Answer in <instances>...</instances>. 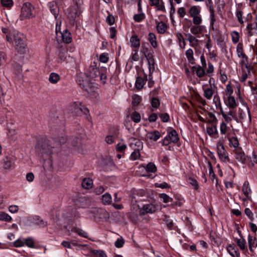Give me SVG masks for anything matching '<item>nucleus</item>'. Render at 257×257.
<instances>
[{
    "label": "nucleus",
    "mask_w": 257,
    "mask_h": 257,
    "mask_svg": "<svg viewBox=\"0 0 257 257\" xmlns=\"http://www.w3.org/2000/svg\"><path fill=\"white\" fill-rule=\"evenodd\" d=\"M6 39L9 43L15 42V49L20 54H24L27 51V45L25 39L23 35L19 34L17 31H13L6 36Z\"/></svg>",
    "instance_id": "nucleus-1"
},
{
    "label": "nucleus",
    "mask_w": 257,
    "mask_h": 257,
    "mask_svg": "<svg viewBox=\"0 0 257 257\" xmlns=\"http://www.w3.org/2000/svg\"><path fill=\"white\" fill-rule=\"evenodd\" d=\"M83 3V0H75V4L67 10V17L71 25L75 24L76 18L79 16L82 12Z\"/></svg>",
    "instance_id": "nucleus-2"
},
{
    "label": "nucleus",
    "mask_w": 257,
    "mask_h": 257,
    "mask_svg": "<svg viewBox=\"0 0 257 257\" xmlns=\"http://www.w3.org/2000/svg\"><path fill=\"white\" fill-rule=\"evenodd\" d=\"M252 19L251 13L247 14L246 21L247 22L246 29L248 36H251L254 33H257V11L254 13V18Z\"/></svg>",
    "instance_id": "nucleus-3"
},
{
    "label": "nucleus",
    "mask_w": 257,
    "mask_h": 257,
    "mask_svg": "<svg viewBox=\"0 0 257 257\" xmlns=\"http://www.w3.org/2000/svg\"><path fill=\"white\" fill-rule=\"evenodd\" d=\"M179 138L177 132L171 128L167 131V136L161 141L163 146H167L171 143H176L178 142Z\"/></svg>",
    "instance_id": "nucleus-4"
},
{
    "label": "nucleus",
    "mask_w": 257,
    "mask_h": 257,
    "mask_svg": "<svg viewBox=\"0 0 257 257\" xmlns=\"http://www.w3.org/2000/svg\"><path fill=\"white\" fill-rule=\"evenodd\" d=\"M243 108L238 109V115L241 122H246L249 124L251 121V114L249 107L246 103L243 104Z\"/></svg>",
    "instance_id": "nucleus-5"
},
{
    "label": "nucleus",
    "mask_w": 257,
    "mask_h": 257,
    "mask_svg": "<svg viewBox=\"0 0 257 257\" xmlns=\"http://www.w3.org/2000/svg\"><path fill=\"white\" fill-rule=\"evenodd\" d=\"M200 61L201 66L199 65L192 67L193 70L195 72L196 75L199 77L202 78L204 77L206 74L205 68H206L207 64L205 57L203 55L200 56Z\"/></svg>",
    "instance_id": "nucleus-6"
},
{
    "label": "nucleus",
    "mask_w": 257,
    "mask_h": 257,
    "mask_svg": "<svg viewBox=\"0 0 257 257\" xmlns=\"http://www.w3.org/2000/svg\"><path fill=\"white\" fill-rule=\"evenodd\" d=\"M216 149L217 154L220 160L222 162L225 163L229 162V159L228 157L227 153L224 148V145L221 142H217L216 144Z\"/></svg>",
    "instance_id": "nucleus-7"
},
{
    "label": "nucleus",
    "mask_w": 257,
    "mask_h": 257,
    "mask_svg": "<svg viewBox=\"0 0 257 257\" xmlns=\"http://www.w3.org/2000/svg\"><path fill=\"white\" fill-rule=\"evenodd\" d=\"M32 5L29 3L24 4L22 8L21 14L20 18L21 20L30 19L33 17Z\"/></svg>",
    "instance_id": "nucleus-8"
},
{
    "label": "nucleus",
    "mask_w": 257,
    "mask_h": 257,
    "mask_svg": "<svg viewBox=\"0 0 257 257\" xmlns=\"http://www.w3.org/2000/svg\"><path fill=\"white\" fill-rule=\"evenodd\" d=\"M157 210V207L153 204H146L142 207L139 208V214L143 215L147 213H153Z\"/></svg>",
    "instance_id": "nucleus-9"
},
{
    "label": "nucleus",
    "mask_w": 257,
    "mask_h": 257,
    "mask_svg": "<svg viewBox=\"0 0 257 257\" xmlns=\"http://www.w3.org/2000/svg\"><path fill=\"white\" fill-rule=\"evenodd\" d=\"M130 146L134 150H141L143 148L142 142L139 139L131 138L129 139Z\"/></svg>",
    "instance_id": "nucleus-10"
},
{
    "label": "nucleus",
    "mask_w": 257,
    "mask_h": 257,
    "mask_svg": "<svg viewBox=\"0 0 257 257\" xmlns=\"http://www.w3.org/2000/svg\"><path fill=\"white\" fill-rule=\"evenodd\" d=\"M100 74V70L96 67V65L94 63V65H91L88 68L86 73L87 77L94 78L99 76Z\"/></svg>",
    "instance_id": "nucleus-11"
},
{
    "label": "nucleus",
    "mask_w": 257,
    "mask_h": 257,
    "mask_svg": "<svg viewBox=\"0 0 257 257\" xmlns=\"http://www.w3.org/2000/svg\"><path fill=\"white\" fill-rule=\"evenodd\" d=\"M247 241L249 249L251 252V254L254 253V249L257 247V239L255 237L248 235Z\"/></svg>",
    "instance_id": "nucleus-12"
},
{
    "label": "nucleus",
    "mask_w": 257,
    "mask_h": 257,
    "mask_svg": "<svg viewBox=\"0 0 257 257\" xmlns=\"http://www.w3.org/2000/svg\"><path fill=\"white\" fill-rule=\"evenodd\" d=\"M72 107H73V109H74V111L76 113H79V111H82L85 113V114H87L89 113V110L87 108L84 107V106H81V103L79 102H74L72 104Z\"/></svg>",
    "instance_id": "nucleus-13"
},
{
    "label": "nucleus",
    "mask_w": 257,
    "mask_h": 257,
    "mask_svg": "<svg viewBox=\"0 0 257 257\" xmlns=\"http://www.w3.org/2000/svg\"><path fill=\"white\" fill-rule=\"evenodd\" d=\"M146 136L151 141L156 142L161 138V134L158 131H154L147 132Z\"/></svg>",
    "instance_id": "nucleus-14"
},
{
    "label": "nucleus",
    "mask_w": 257,
    "mask_h": 257,
    "mask_svg": "<svg viewBox=\"0 0 257 257\" xmlns=\"http://www.w3.org/2000/svg\"><path fill=\"white\" fill-rule=\"evenodd\" d=\"M210 12V25L212 30L216 29L217 27L216 24V19L215 18L214 11L212 6L209 7Z\"/></svg>",
    "instance_id": "nucleus-15"
},
{
    "label": "nucleus",
    "mask_w": 257,
    "mask_h": 257,
    "mask_svg": "<svg viewBox=\"0 0 257 257\" xmlns=\"http://www.w3.org/2000/svg\"><path fill=\"white\" fill-rule=\"evenodd\" d=\"M61 35L62 40L63 42L69 44L72 41L71 34L67 29H65L63 32H60Z\"/></svg>",
    "instance_id": "nucleus-16"
},
{
    "label": "nucleus",
    "mask_w": 257,
    "mask_h": 257,
    "mask_svg": "<svg viewBox=\"0 0 257 257\" xmlns=\"http://www.w3.org/2000/svg\"><path fill=\"white\" fill-rule=\"evenodd\" d=\"M109 218V214L104 209H99L96 219H99L101 221H107Z\"/></svg>",
    "instance_id": "nucleus-17"
},
{
    "label": "nucleus",
    "mask_w": 257,
    "mask_h": 257,
    "mask_svg": "<svg viewBox=\"0 0 257 257\" xmlns=\"http://www.w3.org/2000/svg\"><path fill=\"white\" fill-rule=\"evenodd\" d=\"M236 243L239 248L243 251V253L246 254L248 252L247 250L245 249L246 247V240L243 238H237L236 239Z\"/></svg>",
    "instance_id": "nucleus-18"
},
{
    "label": "nucleus",
    "mask_w": 257,
    "mask_h": 257,
    "mask_svg": "<svg viewBox=\"0 0 257 257\" xmlns=\"http://www.w3.org/2000/svg\"><path fill=\"white\" fill-rule=\"evenodd\" d=\"M186 36L187 37L186 40L189 42L190 46L196 48L198 45V40L190 33L186 34Z\"/></svg>",
    "instance_id": "nucleus-19"
},
{
    "label": "nucleus",
    "mask_w": 257,
    "mask_h": 257,
    "mask_svg": "<svg viewBox=\"0 0 257 257\" xmlns=\"http://www.w3.org/2000/svg\"><path fill=\"white\" fill-rule=\"evenodd\" d=\"M239 58L241 59L240 64L242 66H244L247 69L248 73H250L252 68L250 65H248V57L246 54H245L244 55H243L242 56L239 57Z\"/></svg>",
    "instance_id": "nucleus-20"
},
{
    "label": "nucleus",
    "mask_w": 257,
    "mask_h": 257,
    "mask_svg": "<svg viewBox=\"0 0 257 257\" xmlns=\"http://www.w3.org/2000/svg\"><path fill=\"white\" fill-rule=\"evenodd\" d=\"M48 6L51 13L54 16L56 19L59 13V9L56 4L54 2L49 3Z\"/></svg>",
    "instance_id": "nucleus-21"
},
{
    "label": "nucleus",
    "mask_w": 257,
    "mask_h": 257,
    "mask_svg": "<svg viewBox=\"0 0 257 257\" xmlns=\"http://www.w3.org/2000/svg\"><path fill=\"white\" fill-rule=\"evenodd\" d=\"M230 128L227 126L226 122L222 121L220 125V132L221 135H225V138L229 137Z\"/></svg>",
    "instance_id": "nucleus-22"
},
{
    "label": "nucleus",
    "mask_w": 257,
    "mask_h": 257,
    "mask_svg": "<svg viewBox=\"0 0 257 257\" xmlns=\"http://www.w3.org/2000/svg\"><path fill=\"white\" fill-rule=\"evenodd\" d=\"M227 250L232 257H239L240 254L237 249L233 245L229 244L227 246Z\"/></svg>",
    "instance_id": "nucleus-23"
},
{
    "label": "nucleus",
    "mask_w": 257,
    "mask_h": 257,
    "mask_svg": "<svg viewBox=\"0 0 257 257\" xmlns=\"http://www.w3.org/2000/svg\"><path fill=\"white\" fill-rule=\"evenodd\" d=\"M146 81V80L143 77L141 76L137 77L135 83L136 88L139 90L142 89L143 88Z\"/></svg>",
    "instance_id": "nucleus-24"
},
{
    "label": "nucleus",
    "mask_w": 257,
    "mask_h": 257,
    "mask_svg": "<svg viewBox=\"0 0 257 257\" xmlns=\"http://www.w3.org/2000/svg\"><path fill=\"white\" fill-rule=\"evenodd\" d=\"M150 3L151 6H156L157 10L162 11L164 8L162 0H150Z\"/></svg>",
    "instance_id": "nucleus-25"
},
{
    "label": "nucleus",
    "mask_w": 257,
    "mask_h": 257,
    "mask_svg": "<svg viewBox=\"0 0 257 257\" xmlns=\"http://www.w3.org/2000/svg\"><path fill=\"white\" fill-rule=\"evenodd\" d=\"M185 55L189 63L193 64L195 63V59L193 56V51L189 48L186 51Z\"/></svg>",
    "instance_id": "nucleus-26"
},
{
    "label": "nucleus",
    "mask_w": 257,
    "mask_h": 257,
    "mask_svg": "<svg viewBox=\"0 0 257 257\" xmlns=\"http://www.w3.org/2000/svg\"><path fill=\"white\" fill-rule=\"evenodd\" d=\"M93 186V181L89 178H84L82 182V186L86 189H89L92 188Z\"/></svg>",
    "instance_id": "nucleus-27"
},
{
    "label": "nucleus",
    "mask_w": 257,
    "mask_h": 257,
    "mask_svg": "<svg viewBox=\"0 0 257 257\" xmlns=\"http://www.w3.org/2000/svg\"><path fill=\"white\" fill-rule=\"evenodd\" d=\"M131 47L139 48L140 46V41L137 35H133L130 38Z\"/></svg>",
    "instance_id": "nucleus-28"
},
{
    "label": "nucleus",
    "mask_w": 257,
    "mask_h": 257,
    "mask_svg": "<svg viewBox=\"0 0 257 257\" xmlns=\"http://www.w3.org/2000/svg\"><path fill=\"white\" fill-rule=\"evenodd\" d=\"M176 35L178 40L180 47H181L183 49H184L185 48L186 43L185 41L183 35L180 32L176 33Z\"/></svg>",
    "instance_id": "nucleus-29"
},
{
    "label": "nucleus",
    "mask_w": 257,
    "mask_h": 257,
    "mask_svg": "<svg viewBox=\"0 0 257 257\" xmlns=\"http://www.w3.org/2000/svg\"><path fill=\"white\" fill-rule=\"evenodd\" d=\"M156 29L159 33L164 34L167 29V25L166 23L160 22L158 23Z\"/></svg>",
    "instance_id": "nucleus-30"
},
{
    "label": "nucleus",
    "mask_w": 257,
    "mask_h": 257,
    "mask_svg": "<svg viewBox=\"0 0 257 257\" xmlns=\"http://www.w3.org/2000/svg\"><path fill=\"white\" fill-rule=\"evenodd\" d=\"M242 191L244 196L247 197H250L251 194V190L249 186V183L248 182H245L242 186Z\"/></svg>",
    "instance_id": "nucleus-31"
},
{
    "label": "nucleus",
    "mask_w": 257,
    "mask_h": 257,
    "mask_svg": "<svg viewBox=\"0 0 257 257\" xmlns=\"http://www.w3.org/2000/svg\"><path fill=\"white\" fill-rule=\"evenodd\" d=\"M227 105L232 109L236 108L237 106V103L236 101L235 98L233 96L227 97Z\"/></svg>",
    "instance_id": "nucleus-32"
},
{
    "label": "nucleus",
    "mask_w": 257,
    "mask_h": 257,
    "mask_svg": "<svg viewBox=\"0 0 257 257\" xmlns=\"http://www.w3.org/2000/svg\"><path fill=\"white\" fill-rule=\"evenodd\" d=\"M206 132L210 136H213L218 134V131L216 125L208 126L206 127Z\"/></svg>",
    "instance_id": "nucleus-33"
},
{
    "label": "nucleus",
    "mask_w": 257,
    "mask_h": 257,
    "mask_svg": "<svg viewBox=\"0 0 257 257\" xmlns=\"http://www.w3.org/2000/svg\"><path fill=\"white\" fill-rule=\"evenodd\" d=\"M60 80V76L56 73H50L49 77V81L52 84L57 83Z\"/></svg>",
    "instance_id": "nucleus-34"
},
{
    "label": "nucleus",
    "mask_w": 257,
    "mask_h": 257,
    "mask_svg": "<svg viewBox=\"0 0 257 257\" xmlns=\"http://www.w3.org/2000/svg\"><path fill=\"white\" fill-rule=\"evenodd\" d=\"M214 94V90L210 86V87L204 89V96L207 99H211Z\"/></svg>",
    "instance_id": "nucleus-35"
},
{
    "label": "nucleus",
    "mask_w": 257,
    "mask_h": 257,
    "mask_svg": "<svg viewBox=\"0 0 257 257\" xmlns=\"http://www.w3.org/2000/svg\"><path fill=\"white\" fill-rule=\"evenodd\" d=\"M200 10L199 7L193 6H192L189 10V14L191 17H193L200 15Z\"/></svg>",
    "instance_id": "nucleus-36"
},
{
    "label": "nucleus",
    "mask_w": 257,
    "mask_h": 257,
    "mask_svg": "<svg viewBox=\"0 0 257 257\" xmlns=\"http://www.w3.org/2000/svg\"><path fill=\"white\" fill-rule=\"evenodd\" d=\"M79 84L82 86V87L88 93L90 92L92 89V84L88 82H84L80 79L78 80Z\"/></svg>",
    "instance_id": "nucleus-37"
},
{
    "label": "nucleus",
    "mask_w": 257,
    "mask_h": 257,
    "mask_svg": "<svg viewBox=\"0 0 257 257\" xmlns=\"http://www.w3.org/2000/svg\"><path fill=\"white\" fill-rule=\"evenodd\" d=\"M148 40L152 47L156 48L158 46L155 35L152 33H150L148 36Z\"/></svg>",
    "instance_id": "nucleus-38"
},
{
    "label": "nucleus",
    "mask_w": 257,
    "mask_h": 257,
    "mask_svg": "<svg viewBox=\"0 0 257 257\" xmlns=\"http://www.w3.org/2000/svg\"><path fill=\"white\" fill-rule=\"evenodd\" d=\"M131 119L135 123H139L141 120V116L140 114L136 111H133L131 114Z\"/></svg>",
    "instance_id": "nucleus-39"
},
{
    "label": "nucleus",
    "mask_w": 257,
    "mask_h": 257,
    "mask_svg": "<svg viewBox=\"0 0 257 257\" xmlns=\"http://www.w3.org/2000/svg\"><path fill=\"white\" fill-rule=\"evenodd\" d=\"M232 42L233 44H237L238 43L240 38V35L238 32L236 31H232L230 33Z\"/></svg>",
    "instance_id": "nucleus-40"
},
{
    "label": "nucleus",
    "mask_w": 257,
    "mask_h": 257,
    "mask_svg": "<svg viewBox=\"0 0 257 257\" xmlns=\"http://www.w3.org/2000/svg\"><path fill=\"white\" fill-rule=\"evenodd\" d=\"M99 209L96 208H91L87 210V213L88 215V217L93 218L94 219H96V216L98 214Z\"/></svg>",
    "instance_id": "nucleus-41"
},
{
    "label": "nucleus",
    "mask_w": 257,
    "mask_h": 257,
    "mask_svg": "<svg viewBox=\"0 0 257 257\" xmlns=\"http://www.w3.org/2000/svg\"><path fill=\"white\" fill-rule=\"evenodd\" d=\"M236 52L238 57L245 55L243 50V45L242 43H238L236 47Z\"/></svg>",
    "instance_id": "nucleus-42"
},
{
    "label": "nucleus",
    "mask_w": 257,
    "mask_h": 257,
    "mask_svg": "<svg viewBox=\"0 0 257 257\" xmlns=\"http://www.w3.org/2000/svg\"><path fill=\"white\" fill-rule=\"evenodd\" d=\"M101 200L104 204H110L112 201V197L110 194L106 193L102 196Z\"/></svg>",
    "instance_id": "nucleus-43"
},
{
    "label": "nucleus",
    "mask_w": 257,
    "mask_h": 257,
    "mask_svg": "<svg viewBox=\"0 0 257 257\" xmlns=\"http://www.w3.org/2000/svg\"><path fill=\"white\" fill-rule=\"evenodd\" d=\"M202 26L199 25L193 26L190 28V32L193 35H198L202 32Z\"/></svg>",
    "instance_id": "nucleus-44"
},
{
    "label": "nucleus",
    "mask_w": 257,
    "mask_h": 257,
    "mask_svg": "<svg viewBox=\"0 0 257 257\" xmlns=\"http://www.w3.org/2000/svg\"><path fill=\"white\" fill-rule=\"evenodd\" d=\"M235 16L238 23L241 25L243 26L244 22L243 19V12L237 10L235 12Z\"/></svg>",
    "instance_id": "nucleus-45"
},
{
    "label": "nucleus",
    "mask_w": 257,
    "mask_h": 257,
    "mask_svg": "<svg viewBox=\"0 0 257 257\" xmlns=\"http://www.w3.org/2000/svg\"><path fill=\"white\" fill-rule=\"evenodd\" d=\"M227 139L229 142L230 145L232 146L234 148L238 147L239 145L238 141L236 137H227Z\"/></svg>",
    "instance_id": "nucleus-46"
},
{
    "label": "nucleus",
    "mask_w": 257,
    "mask_h": 257,
    "mask_svg": "<svg viewBox=\"0 0 257 257\" xmlns=\"http://www.w3.org/2000/svg\"><path fill=\"white\" fill-rule=\"evenodd\" d=\"M72 231L76 233L79 235H80L83 237H84V238L88 237L87 233L86 232H85V231H84L83 230H82V229L78 228H73L72 229Z\"/></svg>",
    "instance_id": "nucleus-47"
},
{
    "label": "nucleus",
    "mask_w": 257,
    "mask_h": 257,
    "mask_svg": "<svg viewBox=\"0 0 257 257\" xmlns=\"http://www.w3.org/2000/svg\"><path fill=\"white\" fill-rule=\"evenodd\" d=\"M87 200L84 198H81L76 202V206L79 208H85L87 206Z\"/></svg>",
    "instance_id": "nucleus-48"
},
{
    "label": "nucleus",
    "mask_w": 257,
    "mask_h": 257,
    "mask_svg": "<svg viewBox=\"0 0 257 257\" xmlns=\"http://www.w3.org/2000/svg\"><path fill=\"white\" fill-rule=\"evenodd\" d=\"M146 170L147 172L155 173L157 171V167L153 163H149L146 167Z\"/></svg>",
    "instance_id": "nucleus-49"
},
{
    "label": "nucleus",
    "mask_w": 257,
    "mask_h": 257,
    "mask_svg": "<svg viewBox=\"0 0 257 257\" xmlns=\"http://www.w3.org/2000/svg\"><path fill=\"white\" fill-rule=\"evenodd\" d=\"M159 197L162 199L164 203H168L172 202L173 199L169 197L168 195L165 193H161L159 194Z\"/></svg>",
    "instance_id": "nucleus-50"
},
{
    "label": "nucleus",
    "mask_w": 257,
    "mask_h": 257,
    "mask_svg": "<svg viewBox=\"0 0 257 257\" xmlns=\"http://www.w3.org/2000/svg\"><path fill=\"white\" fill-rule=\"evenodd\" d=\"M12 220V217L7 213L4 212H0V220L10 221Z\"/></svg>",
    "instance_id": "nucleus-51"
},
{
    "label": "nucleus",
    "mask_w": 257,
    "mask_h": 257,
    "mask_svg": "<svg viewBox=\"0 0 257 257\" xmlns=\"http://www.w3.org/2000/svg\"><path fill=\"white\" fill-rule=\"evenodd\" d=\"M92 252L96 257H107L106 253L102 250H93Z\"/></svg>",
    "instance_id": "nucleus-52"
},
{
    "label": "nucleus",
    "mask_w": 257,
    "mask_h": 257,
    "mask_svg": "<svg viewBox=\"0 0 257 257\" xmlns=\"http://www.w3.org/2000/svg\"><path fill=\"white\" fill-rule=\"evenodd\" d=\"M140 151V150H134V152L131 153L130 159L133 161L138 159L141 156Z\"/></svg>",
    "instance_id": "nucleus-53"
},
{
    "label": "nucleus",
    "mask_w": 257,
    "mask_h": 257,
    "mask_svg": "<svg viewBox=\"0 0 257 257\" xmlns=\"http://www.w3.org/2000/svg\"><path fill=\"white\" fill-rule=\"evenodd\" d=\"M214 71V66L213 64L208 62V67L206 68V74L208 75L209 76H211Z\"/></svg>",
    "instance_id": "nucleus-54"
},
{
    "label": "nucleus",
    "mask_w": 257,
    "mask_h": 257,
    "mask_svg": "<svg viewBox=\"0 0 257 257\" xmlns=\"http://www.w3.org/2000/svg\"><path fill=\"white\" fill-rule=\"evenodd\" d=\"M207 118L209 123H214L217 120L215 115L212 112H208L207 113Z\"/></svg>",
    "instance_id": "nucleus-55"
},
{
    "label": "nucleus",
    "mask_w": 257,
    "mask_h": 257,
    "mask_svg": "<svg viewBox=\"0 0 257 257\" xmlns=\"http://www.w3.org/2000/svg\"><path fill=\"white\" fill-rule=\"evenodd\" d=\"M193 18V23L195 25H200L202 22L200 15L192 17Z\"/></svg>",
    "instance_id": "nucleus-56"
},
{
    "label": "nucleus",
    "mask_w": 257,
    "mask_h": 257,
    "mask_svg": "<svg viewBox=\"0 0 257 257\" xmlns=\"http://www.w3.org/2000/svg\"><path fill=\"white\" fill-rule=\"evenodd\" d=\"M145 18V14L143 13L136 14L134 16V20L137 22H140Z\"/></svg>",
    "instance_id": "nucleus-57"
},
{
    "label": "nucleus",
    "mask_w": 257,
    "mask_h": 257,
    "mask_svg": "<svg viewBox=\"0 0 257 257\" xmlns=\"http://www.w3.org/2000/svg\"><path fill=\"white\" fill-rule=\"evenodd\" d=\"M148 61V64L149 65V71L150 73H152L153 72L155 66V61L154 58H149Z\"/></svg>",
    "instance_id": "nucleus-58"
},
{
    "label": "nucleus",
    "mask_w": 257,
    "mask_h": 257,
    "mask_svg": "<svg viewBox=\"0 0 257 257\" xmlns=\"http://www.w3.org/2000/svg\"><path fill=\"white\" fill-rule=\"evenodd\" d=\"M225 92L227 97L231 96L233 94V90L232 88V86L230 84H227L226 86V88L225 89Z\"/></svg>",
    "instance_id": "nucleus-59"
},
{
    "label": "nucleus",
    "mask_w": 257,
    "mask_h": 257,
    "mask_svg": "<svg viewBox=\"0 0 257 257\" xmlns=\"http://www.w3.org/2000/svg\"><path fill=\"white\" fill-rule=\"evenodd\" d=\"M11 167L12 162L8 157L6 158L4 160V168L5 169H9Z\"/></svg>",
    "instance_id": "nucleus-60"
},
{
    "label": "nucleus",
    "mask_w": 257,
    "mask_h": 257,
    "mask_svg": "<svg viewBox=\"0 0 257 257\" xmlns=\"http://www.w3.org/2000/svg\"><path fill=\"white\" fill-rule=\"evenodd\" d=\"M244 213L251 221L253 220V219H254L253 214V213L252 212L251 210L249 208H246L244 210Z\"/></svg>",
    "instance_id": "nucleus-61"
},
{
    "label": "nucleus",
    "mask_w": 257,
    "mask_h": 257,
    "mask_svg": "<svg viewBox=\"0 0 257 257\" xmlns=\"http://www.w3.org/2000/svg\"><path fill=\"white\" fill-rule=\"evenodd\" d=\"M99 61L104 63L107 62L108 61V54L102 53L99 56Z\"/></svg>",
    "instance_id": "nucleus-62"
},
{
    "label": "nucleus",
    "mask_w": 257,
    "mask_h": 257,
    "mask_svg": "<svg viewBox=\"0 0 257 257\" xmlns=\"http://www.w3.org/2000/svg\"><path fill=\"white\" fill-rule=\"evenodd\" d=\"M106 187L103 186H99L94 189V192L97 195L102 194L106 189Z\"/></svg>",
    "instance_id": "nucleus-63"
},
{
    "label": "nucleus",
    "mask_w": 257,
    "mask_h": 257,
    "mask_svg": "<svg viewBox=\"0 0 257 257\" xmlns=\"http://www.w3.org/2000/svg\"><path fill=\"white\" fill-rule=\"evenodd\" d=\"M1 3L4 7L11 8L13 5L12 0H1Z\"/></svg>",
    "instance_id": "nucleus-64"
}]
</instances>
